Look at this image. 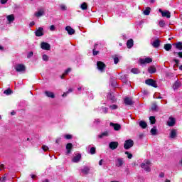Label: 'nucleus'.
I'll return each mask as SVG.
<instances>
[{
  "mask_svg": "<svg viewBox=\"0 0 182 182\" xmlns=\"http://www.w3.org/2000/svg\"><path fill=\"white\" fill-rule=\"evenodd\" d=\"M132 146H134V142L132 139H128L124 142V149H125V150H129V149H132Z\"/></svg>",
  "mask_w": 182,
  "mask_h": 182,
  "instance_id": "nucleus-1",
  "label": "nucleus"
},
{
  "mask_svg": "<svg viewBox=\"0 0 182 182\" xmlns=\"http://www.w3.org/2000/svg\"><path fill=\"white\" fill-rule=\"evenodd\" d=\"M97 69L100 70V72H104L105 69H106V64L102 61L97 62Z\"/></svg>",
  "mask_w": 182,
  "mask_h": 182,
  "instance_id": "nucleus-2",
  "label": "nucleus"
},
{
  "mask_svg": "<svg viewBox=\"0 0 182 182\" xmlns=\"http://www.w3.org/2000/svg\"><path fill=\"white\" fill-rule=\"evenodd\" d=\"M15 70L16 72H25L26 70V67L23 64H18L15 66Z\"/></svg>",
  "mask_w": 182,
  "mask_h": 182,
  "instance_id": "nucleus-3",
  "label": "nucleus"
},
{
  "mask_svg": "<svg viewBox=\"0 0 182 182\" xmlns=\"http://www.w3.org/2000/svg\"><path fill=\"white\" fill-rule=\"evenodd\" d=\"M145 83L149 85V86H152V87H157V82L153 79L146 80Z\"/></svg>",
  "mask_w": 182,
  "mask_h": 182,
  "instance_id": "nucleus-4",
  "label": "nucleus"
},
{
  "mask_svg": "<svg viewBox=\"0 0 182 182\" xmlns=\"http://www.w3.org/2000/svg\"><path fill=\"white\" fill-rule=\"evenodd\" d=\"M124 103L127 106H133V105H134V102H133V100H132V98L129 97L124 98Z\"/></svg>",
  "mask_w": 182,
  "mask_h": 182,
  "instance_id": "nucleus-5",
  "label": "nucleus"
},
{
  "mask_svg": "<svg viewBox=\"0 0 182 182\" xmlns=\"http://www.w3.org/2000/svg\"><path fill=\"white\" fill-rule=\"evenodd\" d=\"M41 48L44 50H50V44L46 42H42L41 44Z\"/></svg>",
  "mask_w": 182,
  "mask_h": 182,
  "instance_id": "nucleus-6",
  "label": "nucleus"
},
{
  "mask_svg": "<svg viewBox=\"0 0 182 182\" xmlns=\"http://www.w3.org/2000/svg\"><path fill=\"white\" fill-rule=\"evenodd\" d=\"M109 149H111V150H116V149H117V147H119V142L112 141L109 143Z\"/></svg>",
  "mask_w": 182,
  "mask_h": 182,
  "instance_id": "nucleus-7",
  "label": "nucleus"
},
{
  "mask_svg": "<svg viewBox=\"0 0 182 182\" xmlns=\"http://www.w3.org/2000/svg\"><path fill=\"white\" fill-rule=\"evenodd\" d=\"M82 159V154H76V156H75L73 159H72V162L73 163H79V161H80V159Z\"/></svg>",
  "mask_w": 182,
  "mask_h": 182,
  "instance_id": "nucleus-8",
  "label": "nucleus"
},
{
  "mask_svg": "<svg viewBox=\"0 0 182 182\" xmlns=\"http://www.w3.org/2000/svg\"><path fill=\"white\" fill-rule=\"evenodd\" d=\"M151 62H153L151 58H146L145 59L140 60L141 65H144V63H151Z\"/></svg>",
  "mask_w": 182,
  "mask_h": 182,
  "instance_id": "nucleus-9",
  "label": "nucleus"
},
{
  "mask_svg": "<svg viewBox=\"0 0 182 182\" xmlns=\"http://www.w3.org/2000/svg\"><path fill=\"white\" fill-rule=\"evenodd\" d=\"M109 125L114 127V130H115L116 132H119V130L122 129V126L120 125V124H114L113 122H111Z\"/></svg>",
  "mask_w": 182,
  "mask_h": 182,
  "instance_id": "nucleus-10",
  "label": "nucleus"
},
{
  "mask_svg": "<svg viewBox=\"0 0 182 182\" xmlns=\"http://www.w3.org/2000/svg\"><path fill=\"white\" fill-rule=\"evenodd\" d=\"M34 15L37 18H40V16H43V15H45V9H41L38 12H36Z\"/></svg>",
  "mask_w": 182,
  "mask_h": 182,
  "instance_id": "nucleus-11",
  "label": "nucleus"
},
{
  "mask_svg": "<svg viewBox=\"0 0 182 182\" xmlns=\"http://www.w3.org/2000/svg\"><path fill=\"white\" fill-rule=\"evenodd\" d=\"M35 33L36 36H43V28H38V29L35 32Z\"/></svg>",
  "mask_w": 182,
  "mask_h": 182,
  "instance_id": "nucleus-12",
  "label": "nucleus"
},
{
  "mask_svg": "<svg viewBox=\"0 0 182 182\" xmlns=\"http://www.w3.org/2000/svg\"><path fill=\"white\" fill-rule=\"evenodd\" d=\"M161 43V41H160V39H156L152 43V46L154 48H159L160 47V43Z\"/></svg>",
  "mask_w": 182,
  "mask_h": 182,
  "instance_id": "nucleus-13",
  "label": "nucleus"
},
{
  "mask_svg": "<svg viewBox=\"0 0 182 182\" xmlns=\"http://www.w3.org/2000/svg\"><path fill=\"white\" fill-rule=\"evenodd\" d=\"M65 31H67L68 35H75V29L69 26L65 27Z\"/></svg>",
  "mask_w": 182,
  "mask_h": 182,
  "instance_id": "nucleus-14",
  "label": "nucleus"
},
{
  "mask_svg": "<svg viewBox=\"0 0 182 182\" xmlns=\"http://www.w3.org/2000/svg\"><path fill=\"white\" fill-rule=\"evenodd\" d=\"M133 45H134V41L133 39L130 38L127 41V47L128 49H132V48H133Z\"/></svg>",
  "mask_w": 182,
  "mask_h": 182,
  "instance_id": "nucleus-15",
  "label": "nucleus"
},
{
  "mask_svg": "<svg viewBox=\"0 0 182 182\" xmlns=\"http://www.w3.org/2000/svg\"><path fill=\"white\" fill-rule=\"evenodd\" d=\"M66 150H67V154H70L72 151V149H73V144L72 143H68L66 144Z\"/></svg>",
  "mask_w": 182,
  "mask_h": 182,
  "instance_id": "nucleus-16",
  "label": "nucleus"
},
{
  "mask_svg": "<svg viewBox=\"0 0 182 182\" xmlns=\"http://www.w3.org/2000/svg\"><path fill=\"white\" fill-rule=\"evenodd\" d=\"M124 163V162L123 161V158H118L117 159L116 166H117V167H122V166H123Z\"/></svg>",
  "mask_w": 182,
  "mask_h": 182,
  "instance_id": "nucleus-17",
  "label": "nucleus"
},
{
  "mask_svg": "<svg viewBox=\"0 0 182 182\" xmlns=\"http://www.w3.org/2000/svg\"><path fill=\"white\" fill-rule=\"evenodd\" d=\"M45 95L47 97H50L51 99H55V93L50 91H45Z\"/></svg>",
  "mask_w": 182,
  "mask_h": 182,
  "instance_id": "nucleus-18",
  "label": "nucleus"
},
{
  "mask_svg": "<svg viewBox=\"0 0 182 182\" xmlns=\"http://www.w3.org/2000/svg\"><path fill=\"white\" fill-rule=\"evenodd\" d=\"M170 138L171 139H176L177 137V130L176 129H172L170 133Z\"/></svg>",
  "mask_w": 182,
  "mask_h": 182,
  "instance_id": "nucleus-19",
  "label": "nucleus"
},
{
  "mask_svg": "<svg viewBox=\"0 0 182 182\" xmlns=\"http://www.w3.org/2000/svg\"><path fill=\"white\" fill-rule=\"evenodd\" d=\"M176 124V119L173 117H169V120L168 121V126L173 127Z\"/></svg>",
  "mask_w": 182,
  "mask_h": 182,
  "instance_id": "nucleus-20",
  "label": "nucleus"
},
{
  "mask_svg": "<svg viewBox=\"0 0 182 182\" xmlns=\"http://www.w3.org/2000/svg\"><path fill=\"white\" fill-rule=\"evenodd\" d=\"M173 46H176V48L178 49V50H182V43L181 42H178V43H174Z\"/></svg>",
  "mask_w": 182,
  "mask_h": 182,
  "instance_id": "nucleus-21",
  "label": "nucleus"
},
{
  "mask_svg": "<svg viewBox=\"0 0 182 182\" xmlns=\"http://www.w3.org/2000/svg\"><path fill=\"white\" fill-rule=\"evenodd\" d=\"M141 168H144L145 171H147V173H150L151 171V169L150 168V166L149 165H145V164H141Z\"/></svg>",
  "mask_w": 182,
  "mask_h": 182,
  "instance_id": "nucleus-22",
  "label": "nucleus"
},
{
  "mask_svg": "<svg viewBox=\"0 0 182 182\" xmlns=\"http://www.w3.org/2000/svg\"><path fill=\"white\" fill-rule=\"evenodd\" d=\"M162 16L164 18L166 17V18H169L171 16V14L168 11H165L162 12Z\"/></svg>",
  "mask_w": 182,
  "mask_h": 182,
  "instance_id": "nucleus-23",
  "label": "nucleus"
},
{
  "mask_svg": "<svg viewBox=\"0 0 182 182\" xmlns=\"http://www.w3.org/2000/svg\"><path fill=\"white\" fill-rule=\"evenodd\" d=\"M181 87V82L177 80L175 82V83L173 84V88L174 90L176 89H178V87Z\"/></svg>",
  "mask_w": 182,
  "mask_h": 182,
  "instance_id": "nucleus-24",
  "label": "nucleus"
},
{
  "mask_svg": "<svg viewBox=\"0 0 182 182\" xmlns=\"http://www.w3.org/2000/svg\"><path fill=\"white\" fill-rule=\"evenodd\" d=\"M148 72H149V73H151V74L156 73V67H154V66L149 67L148 68Z\"/></svg>",
  "mask_w": 182,
  "mask_h": 182,
  "instance_id": "nucleus-25",
  "label": "nucleus"
},
{
  "mask_svg": "<svg viewBox=\"0 0 182 182\" xmlns=\"http://www.w3.org/2000/svg\"><path fill=\"white\" fill-rule=\"evenodd\" d=\"M151 110H152V112H159V107L157 106V104L156 103L152 104Z\"/></svg>",
  "mask_w": 182,
  "mask_h": 182,
  "instance_id": "nucleus-26",
  "label": "nucleus"
},
{
  "mask_svg": "<svg viewBox=\"0 0 182 182\" xmlns=\"http://www.w3.org/2000/svg\"><path fill=\"white\" fill-rule=\"evenodd\" d=\"M173 46H171V44L170 43H167V44H165L164 46V48L165 49V50H166L167 52H168L169 50H171V48Z\"/></svg>",
  "mask_w": 182,
  "mask_h": 182,
  "instance_id": "nucleus-27",
  "label": "nucleus"
},
{
  "mask_svg": "<svg viewBox=\"0 0 182 182\" xmlns=\"http://www.w3.org/2000/svg\"><path fill=\"white\" fill-rule=\"evenodd\" d=\"M110 82L111 86H112V87H116L117 86V82L116 81V79L111 78Z\"/></svg>",
  "mask_w": 182,
  "mask_h": 182,
  "instance_id": "nucleus-28",
  "label": "nucleus"
},
{
  "mask_svg": "<svg viewBox=\"0 0 182 182\" xmlns=\"http://www.w3.org/2000/svg\"><path fill=\"white\" fill-rule=\"evenodd\" d=\"M139 126L141 129H146V127H147V123L144 121H140Z\"/></svg>",
  "mask_w": 182,
  "mask_h": 182,
  "instance_id": "nucleus-29",
  "label": "nucleus"
},
{
  "mask_svg": "<svg viewBox=\"0 0 182 182\" xmlns=\"http://www.w3.org/2000/svg\"><path fill=\"white\" fill-rule=\"evenodd\" d=\"M7 20L11 23V22H14L15 21V16L13 14L7 16Z\"/></svg>",
  "mask_w": 182,
  "mask_h": 182,
  "instance_id": "nucleus-30",
  "label": "nucleus"
},
{
  "mask_svg": "<svg viewBox=\"0 0 182 182\" xmlns=\"http://www.w3.org/2000/svg\"><path fill=\"white\" fill-rule=\"evenodd\" d=\"M80 8L82 11H87V3L86 2H83L81 5H80Z\"/></svg>",
  "mask_w": 182,
  "mask_h": 182,
  "instance_id": "nucleus-31",
  "label": "nucleus"
},
{
  "mask_svg": "<svg viewBox=\"0 0 182 182\" xmlns=\"http://www.w3.org/2000/svg\"><path fill=\"white\" fill-rule=\"evenodd\" d=\"M109 136V132L107 131L103 132L100 135L98 136L99 139H103V137H107Z\"/></svg>",
  "mask_w": 182,
  "mask_h": 182,
  "instance_id": "nucleus-32",
  "label": "nucleus"
},
{
  "mask_svg": "<svg viewBox=\"0 0 182 182\" xmlns=\"http://www.w3.org/2000/svg\"><path fill=\"white\" fill-rule=\"evenodd\" d=\"M150 11H151V9L150 7H146L143 12L144 15H150Z\"/></svg>",
  "mask_w": 182,
  "mask_h": 182,
  "instance_id": "nucleus-33",
  "label": "nucleus"
},
{
  "mask_svg": "<svg viewBox=\"0 0 182 182\" xmlns=\"http://www.w3.org/2000/svg\"><path fill=\"white\" fill-rule=\"evenodd\" d=\"M108 99H109V100H112V102H116V97H114V95H113V94L112 93L109 94Z\"/></svg>",
  "mask_w": 182,
  "mask_h": 182,
  "instance_id": "nucleus-34",
  "label": "nucleus"
},
{
  "mask_svg": "<svg viewBox=\"0 0 182 182\" xmlns=\"http://www.w3.org/2000/svg\"><path fill=\"white\" fill-rule=\"evenodd\" d=\"M149 120H150L151 124H156V117L154 116L149 117Z\"/></svg>",
  "mask_w": 182,
  "mask_h": 182,
  "instance_id": "nucleus-35",
  "label": "nucleus"
},
{
  "mask_svg": "<svg viewBox=\"0 0 182 182\" xmlns=\"http://www.w3.org/2000/svg\"><path fill=\"white\" fill-rule=\"evenodd\" d=\"M151 134H152V136H156V134H157V129L156 127H154L151 129Z\"/></svg>",
  "mask_w": 182,
  "mask_h": 182,
  "instance_id": "nucleus-36",
  "label": "nucleus"
},
{
  "mask_svg": "<svg viewBox=\"0 0 182 182\" xmlns=\"http://www.w3.org/2000/svg\"><path fill=\"white\" fill-rule=\"evenodd\" d=\"M89 168H87V167H85L84 168H82V170H81V171H82V173H83V174H89Z\"/></svg>",
  "mask_w": 182,
  "mask_h": 182,
  "instance_id": "nucleus-37",
  "label": "nucleus"
},
{
  "mask_svg": "<svg viewBox=\"0 0 182 182\" xmlns=\"http://www.w3.org/2000/svg\"><path fill=\"white\" fill-rule=\"evenodd\" d=\"M4 95H12V90L9 88V89L4 90Z\"/></svg>",
  "mask_w": 182,
  "mask_h": 182,
  "instance_id": "nucleus-38",
  "label": "nucleus"
},
{
  "mask_svg": "<svg viewBox=\"0 0 182 182\" xmlns=\"http://www.w3.org/2000/svg\"><path fill=\"white\" fill-rule=\"evenodd\" d=\"M131 72H132V73H134L135 75L140 73V70H139V69H137V68H132L131 70Z\"/></svg>",
  "mask_w": 182,
  "mask_h": 182,
  "instance_id": "nucleus-39",
  "label": "nucleus"
},
{
  "mask_svg": "<svg viewBox=\"0 0 182 182\" xmlns=\"http://www.w3.org/2000/svg\"><path fill=\"white\" fill-rule=\"evenodd\" d=\"M174 56H178V58H182V52H173Z\"/></svg>",
  "mask_w": 182,
  "mask_h": 182,
  "instance_id": "nucleus-40",
  "label": "nucleus"
},
{
  "mask_svg": "<svg viewBox=\"0 0 182 182\" xmlns=\"http://www.w3.org/2000/svg\"><path fill=\"white\" fill-rule=\"evenodd\" d=\"M90 154H96V148L92 147L90 150Z\"/></svg>",
  "mask_w": 182,
  "mask_h": 182,
  "instance_id": "nucleus-41",
  "label": "nucleus"
},
{
  "mask_svg": "<svg viewBox=\"0 0 182 182\" xmlns=\"http://www.w3.org/2000/svg\"><path fill=\"white\" fill-rule=\"evenodd\" d=\"M43 60L48 62V60H49V56H48L46 54L43 55Z\"/></svg>",
  "mask_w": 182,
  "mask_h": 182,
  "instance_id": "nucleus-42",
  "label": "nucleus"
},
{
  "mask_svg": "<svg viewBox=\"0 0 182 182\" xmlns=\"http://www.w3.org/2000/svg\"><path fill=\"white\" fill-rule=\"evenodd\" d=\"M166 25V22H164V21L161 20L159 21V26H161V28H164Z\"/></svg>",
  "mask_w": 182,
  "mask_h": 182,
  "instance_id": "nucleus-43",
  "label": "nucleus"
},
{
  "mask_svg": "<svg viewBox=\"0 0 182 182\" xmlns=\"http://www.w3.org/2000/svg\"><path fill=\"white\" fill-rule=\"evenodd\" d=\"M114 63L115 65H117V63H119V57H117V55H115V57L114 58Z\"/></svg>",
  "mask_w": 182,
  "mask_h": 182,
  "instance_id": "nucleus-44",
  "label": "nucleus"
},
{
  "mask_svg": "<svg viewBox=\"0 0 182 182\" xmlns=\"http://www.w3.org/2000/svg\"><path fill=\"white\" fill-rule=\"evenodd\" d=\"M125 154L127 155L128 159H132L133 154H130L129 151H125Z\"/></svg>",
  "mask_w": 182,
  "mask_h": 182,
  "instance_id": "nucleus-45",
  "label": "nucleus"
},
{
  "mask_svg": "<svg viewBox=\"0 0 182 182\" xmlns=\"http://www.w3.org/2000/svg\"><path fill=\"white\" fill-rule=\"evenodd\" d=\"M141 164H144L145 166H150V164H151V163L150 162V161L146 160V161H144V162L142 163Z\"/></svg>",
  "mask_w": 182,
  "mask_h": 182,
  "instance_id": "nucleus-46",
  "label": "nucleus"
},
{
  "mask_svg": "<svg viewBox=\"0 0 182 182\" xmlns=\"http://www.w3.org/2000/svg\"><path fill=\"white\" fill-rule=\"evenodd\" d=\"M42 149L44 151H48V150H49V147H48V146L46 145H43Z\"/></svg>",
  "mask_w": 182,
  "mask_h": 182,
  "instance_id": "nucleus-47",
  "label": "nucleus"
},
{
  "mask_svg": "<svg viewBox=\"0 0 182 182\" xmlns=\"http://www.w3.org/2000/svg\"><path fill=\"white\" fill-rule=\"evenodd\" d=\"M33 56V52H32V51L28 53V54L27 55L28 59H29L30 58H32Z\"/></svg>",
  "mask_w": 182,
  "mask_h": 182,
  "instance_id": "nucleus-48",
  "label": "nucleus"
},
{
  "mask_svg": "<svg viewBox=\"0 0 182 182\" xmlns=\"http://www.w3.org/2000/svg\"><path fill=\"white\" fill-rule=\"evenodd\" d=\"M109 109L114 110V109H117V105H110Z\"/></svg>",
  "mask_w": 182,
  "mask_h": 182,
  "instance_id": "nucleus-49",
  "label": "nucleus"
},
{
  "mask_svg": "<svg viewBox=\"0 0 182 182\" xmlns=\"http://www.w3.org/2000/svg\"><path fill=\"white\" fill-rule=\"evenodd\" d=\"M65 138L67 139V140H70L72 139V135L67 134L65 136Z\"/></svg>",
  "mask_w": 182,
  "mask_h": 182,
  "instance_id": "nucleus-50",
  "label": "nucleus"
},
{
  "mask_svg": "<svg viewBox=\"0 0 182 182\" xmlns=\"http://www.w3.org/2000/svg\"><path fill=\"white\" fill-rule=\"evenodd\" d=\"M72 71V68H68L65 73H64V75H68V73H69V72H71Z\"/></svg>",
  "mask_w": 182,
  "mask_h": 182,
  "instance_id": "nucleus-51",
  "label": "nucleus"
},
{
  "mask_svg": "<svg viewBox=\"0 0 182 182\" xmlns=\"http://www.w3.org/2000/svg\"><path fill=\"white\" fill-rule=\"evenodd\" d=\"M5 176L1 178V182H4V181H6V173L4 175Z\"/></svg>",
  "mask_w": 182,
  "mask_h": 182,
  "instance_id": "nucleus-52",
  "label": "nucleus"
},
{
  "mask_svg": "<svg viewBox=\"0 0 182 182\" xmlns=\"http://www.w3.org/2000/svg\"><path fill=\"white\" fill-rule=\"evenodd\" d=\"M92 53H93L94 56H96V55L99 54V51H96V50L93 49Z\"/></svg>",
  "mask_w": 182,
  "mask_h": 182,
  "instance_id": "nucleus-53",
  "label": "nucleus"
},
{
  "mask_svg": "<svg viewBox=\"0 0 182 182\" xmlns=\"http://www.w3.org/2000/svg\"><path fill=\"white\" fill-rule=\"evenodd\" d=\"M60 9H62V11H66V6L63 4L60 5Z\"/></svg>",
  "mask_w": 182,
  "mask_h": 182,
  "instance_id": "nucleus-54",
  "label": "nucleus"
},
{
  "mask_svg": "<svg viewBox=\"0 0 182 182\" xmlns=\"http://www.w3.org/2000/svg\"><path fill=\"white\" fill-rule=\"evenodd\" d=\"M173 62H175L176 66H178V63H180L179 60L173 59Z\"/></svg>",
  "mask_w": 182,
  "mask_h": 182,
  "instance_id": "nucleus-55",
  "label": "nucleus"
},
{
  "mask_svg": "<svg viewBox=\"0 0 182 182\" xmlns=\"http://www.w3.org/2000/svg\"><path fill=\"white\" fill-rule=\"evenodd\" d=\"M0 2L1 4V5H5V4H6V2H8V0H0Z\"/></svg>",
  "mask_w": 182,
  "mask_h": 182,
  "instance_id": "nucleus-56",
  "label": "nucleus"
},
{
  "mask_svg": "<svg viewBox=\"0 0 182 182\" xmlns=\"http://www.w3.org/2000/svg\"><path fill=\"white\" fill-rule=\"evenodd\" d=\"M102 109L104 113H107L108 109L107 107H102Z\"/></svg>",
  "mask_w": 182,
  "mask_h": 182,
  "instance_id": "nucleus-57",
  "label": "nucleus"
},
{
  "mask_svg": "<svg viewBox=\"0 0 182 182\" xmlns=\"http://www.w3.org/2000/svg\"><path fill=\"white\" fill-rule=\"evenodd\" d=\"M55 26L54 25H52L50 26V31H55Z\"/></svg>",
  "mask_w": 182,
  "mask_h": 182,
  "instance_id": "nucleus-58",
  "label": "nucleus"
},
{
  "mask_svg": "<svg viewBox=\"0 0 182 182\" xmlns=\"http://www.w3.org/2000/svg\"><path fill=\"white\" fill-rule=\"evenodd\" d=\"M159 177H161V178H163L164 177V173L161 172L160 174H159Z\"/></svg>",
  "mask_w": 182,
  "mask_h": 182,
  "instance_id": "nucleus-59",
  "label": "nucleus"
},
{
  "mask_svg": "<svg viewBox=\"0 0 182 182\" xmlns=\"http://www.w3.org/2000/svg\"><path fill=\"white\" fill-rule=\"evenodd\" d=\"M72 92H73V89L72 88H70L68 91H67V93H72Z\"/></svg>",
  "mask_w": 182,
  "mask_h": 182,
  "instance_id": "nucleus-60",
  "label": "nucleus"
},
{
  "mask_svg": "<svg viewBox=\"0 0 182 182\" xmlns=\"http://www.w3.org/2000/svg\"><path fill=\"white\" fill-rule=\"evenodd\" d=\"M68 93L66 92H64L62 96H63V97H66L68 96Z\"/></svg>",
  "mask_w": 182,
  "mask_h": 182,
  "instance_id": "nucleus-61",
  "label": "nucleus"
},
{
  "mask_svg": "<svg viewBox=\"0 0 182 182\" xmlns=\"http://www.w3.org/2000/svg\"><path fill=\"white\" fill-rule=\"evenodd\" d=\"M60 141V138H58V139H57L56 140H55V143L57 144H59V142Z\"/></svg>",
  "mask_w": 182,
  "mask_h": 182,
  "instance_id": "nucleus-62",
  "label": "nucleus"
},
{
  "mask_svg": "<svg viewBox=\"0 0 182 182\" xmlns=\"http://www.w3.org/2000/svg\"><path fill=\"white\" fill-rule=\"evenodd\" d=\"M94 123H96L97 124H99L100 123V119H97L94 122Z\"/></svg>",
  "mask_w": 182,
  "mask_h": 182,
  "instance_id": "nucleus-63",
  "label": "nucleus"
},
{
  "mask_svg": "<svg viewBox=\"0 0 182 182\" xmlns=\"http://www.w3.org/2000/svg\"><path fill=\"white\" fill-rule=\"evenodd\" d=\"M102 164H103V159H101V160L99 161V166H102Z\"/></svg>",
  "mask_w": 182,
  "mask_h": 182,
  "instance_id": "nucleus-64",
  "label": "nucleus"
}]
</instances>
